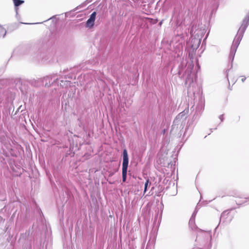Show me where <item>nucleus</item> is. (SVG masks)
I'll return each mask as SVG.
<instances>
[{
  "mask_svg": "<svg viewBox=\"0 0 249 249\" xmlns=\"http://www.w3.org/2000/svg\"><path fill=\"white\" fill-rule=\"evenodd\" d=\"M15 7H18L24 3V1L22 0H13Z\"/></svg>",
  "mask_w": 249,
  "mask_h": 249,
  "instance_id": "1a4fd4ad",
  "label": "nucleus"
},
{
  "mask_svg": "<svg viewBox=\"0 0 249 249\" xmlns=\"http://www.w3.org/2000/svg\"><path fill=\"white\" fill-rule=\"evenodd\" d=\"M246 79V78L245 76H242V78L241 79V81L242 82H244Z\"/></svg>",
  "mask_w": 249,
  "mask_h": 249,
  "instance_id": "4468645a",
  "label": "nucleus"
},
{
  "mask_svg": "<svg viewBox=\"0 0 249 249\" xmlns=\"http://www.w3.org/2000/svg\"><path fill=\"white\" fill-rule=\"evenodd\" d=\"M44 79L46 81H49V82H50V77L49 76H48V77H46L44 78Z\"/></svg>",
  "mask_w": 249,
  "mask_h": 249,
  "instance_id": "2eb2a0df",
  "label": "nucleus"
},
{
  "mask_svg": "<svg viewBox=\"0 0 249 249\" xmlns=\"http://www.w3.org/2000/svg\"><path fill=\"white\" fill-rule=\"evenodd\" d=\"M123 160L122 164V170H127L128 165V156L127 150L125 149L123 150Z\"/></svg>",
  "mask_w": 249,
  "mask_h": 249,
  "instance_id": "7ed1b4c3",
  "label": "nucleus"
},
{
  "mask_svg": "<svg viewBox=\"0 0 249 249\" xmlns=\"http://www.w3.org/2000/svg\"><path fill=\"white\" fill-rule=\"evenodd\" d=\"M232 218V216L230 214V213L224 212L221 215L220 221L223 220L224 222L229 223Z\"/></svg>",
  "mask_w": 249,
  "mask_h": 249,
  "instance_id": "39448f33",
  "label": "nucleus"
},
{
  "mask_svg": "<svg viewBox=\"0 0 249 249\" xmlns=\"http://www.w3.org/2000/svg\"><path fill=\"white\" fill-rule=\"evenodd\" d=\"M127 170H122V180L123 182H125L126 179V175H127Z\"/></svg>",
  "mask_w": 249,
  "mask_h": 249,
  "instance_id": "9d476101",
  "label": "nucleus"
},
{
  "mask_svg": "<svg viewBox=\"0 0 249 249\" xmlns=\"http://www.w3.org/2000/svg\"><path fill=\"white\" fill-rule=\"evenodd\" d=\"M194 83V80L192 77H191V75H188V77L186 79V84H188L190 86L192 84Z\"/></svg>",
  "mask_w": 249,
  "mask_h": 249,
  "instance_id": "6e6552de",
  "label": "nucleus"
},
{
  "mask_svg": "<svg viewBox=\"0 0 249 249\" xmlns=\"http://www.w3.org/2000/svg\"><path fill=\"white\" fill-rule=\"evenodd\" d=\"M6 29L1 25H0V38L4 37L6 34Z\"/></svg>",
  "mask_w": 249,
  "mask_h": 249,
  "instance_id": "0eeeda50",
  "label": "nucleus"
},
{
  "mask_svg": "<svg viewBox=\"0 0 249 249\" xmlns=\"http://www.w3.org/2000/svg\"><path fill=\"white\" fill-rule=\"evenodd\" d=\"M190 33L192 35L191 38V45L193 49H197L199 46L204 31L202 30L196 29V26H193Z\"/></svg>",
  "mask_w": 249,
  "mask_h": 249,
  "instance_id": "f257e3e1",
  "label": "nucleus"
},
{
  "mask_svg": "<svg viewBox=\"0 0 249 249\" xmlns=\"http://www.w3.org/2000/svg\"><path fill=\"white\" fill-rule=\"evenodd\" d=\"M184 115L181 113L179 114L176 118L175 120H174V123H178V120L180 119H181Z\"/></svg>",
  "mask_w": 249,
  "mask_h": 249,
  "instance_id": "f8f14e48",
  "label": "nucleus"
},
{
  "mask_svg": "<svg viewBox=\"0 0 249 249\" xmlns=\"http://www.w3.org/2000/svg\"><path fill=\"white\" fill-rule=\"evenodd\" d=\"M246 28V26L242 25L241 27L238 30L237 35H236L234 38L229 55V58L231 60V61L233 60L237 48H238L240 42L242 39Z\"/></svg>",
  "mask_w": 249,
  "mask_h": 249,
  "instance_id": "f03ea898",
  "label": "nucleus"
},
{
  "mask_svg": "<svg viewBox=\"0 0 249 249\" xmlns=\"http://www.w3.org/2000/svg\"><path fill=\"white\" fill-rule=\"evenodd\" d=\"M219 119H220L221 121L222 122L223 121V119H224V117H223V115H221L219 116Z\"/></svg>",
  "mask_w": 249,
  "mask_h": 249,
  "instance_id": "ddd939ff",
  "label": "nucleus"
},
{
  "mask_svg": "<svg viewBox=\"0 0 249 249\" xmlns=\"http://www.w3.org/2000/svg\"><path fill=\"white\" fill-rule=\"evenodd\" d=\"M96 16V13L95 12H93L90 15L89 18L86 22V27L91 28L94 25Z\"/></svg>",
  "mask_w": 249,
  "mask_h": 249,
  "instance_id": "20e7f679",
  "label": "nucleus"
},
{
  "mask_svg": "<svg viewBox=\"0 0 249 249\" xmlns=\"http://www.w3.org/2000/svg\"><path fill=\"white\" fill-rule=\"evenodd\" d=\"M151 184V183H149V180H146V182L144 183V193H145L147 190L148 187Z\"/></svg>",
  "mask_w": 249,
  "mask_h": 249,
  "instance_id": "9b49d317",
  "label": "nucleus"
},
{
  "mask_svg": "<svg viewBox=\"0 0 249 249\" xmlns=\"http://www.w3.org/2000/svg\"><path fill=\"white\" fill-rule=\"evenodd\" d=\"M194 213L193 214V215L191 217V218L189 220V226L193 230H194L196 229V226L195 222V218L194 217Z\"/></svg>",
  "mask_w": 249,
  "mask_h": 249,
  "instance_id": "423d86ee",
  "label": "nucleus"
}]
</instances>
